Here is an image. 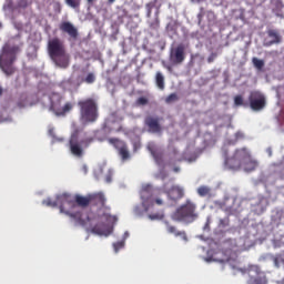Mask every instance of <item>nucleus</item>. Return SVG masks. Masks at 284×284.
Masks as SVG:
<instances>
[{
  "label": "nucleus",
  "instance_id": "nucleus-4",
  "mask_svg": "<svg viewBox=\"0 0 284 284\" xmlns=\"http://www.w3.org/2000/svg\"><path fill=\"white\" fill-rule=\"evenodd\" d=\"M48 53L54 64L60 69H68V67H70V55L65 50V44H63L60 38H52V40H49Z\"/></svg>",
  "mask_w": 284,
  "mask_h": 284
},
{
  "label": "nucleus",
  "instance_id": "nucleus-20",
  "mask_svg": "<svg viewBox=\"0 0 284 284\" xmlns=\"http://www.w3.org/2000/svg\"><path fill=\"white\" fill-rule=\"evenodd\" d=\"M155 82H156V87L161 91H164V89H165V78H164L163 73H161V71L156 72Z\"/></svg>",
  "mask_w": 284,
  "mask_h": 284
},
{
  "label": "nucleus",
  "instance_id": "nucleus-7",
  "mask_svg": "<svg viewBox=\"0 0 284 284\" xmlns=\"http://www.w3.org/2000/svg\"><path fill=\"white\" fill-rule=\"evenodd\" d=\"M80 120L85 123L97 122L99 120V104L94 98L79 100Z\"/></svg>",
  "mask_w": 284,
  "mask_h": 284
},
{
  "label": "nucleus",
  "instance_id": "nucleus-13",
  "mask_svg": "<svg viewBox=\"0 0 284 284\" xmlns=\"http://www.w3.org/2000/svg\"><path fill=\"white\" fill-rule=\"evenodd\" d=\"M60 31L67 33L72 40H78L79 38V29L72 22H61Z\"/></svg>",
  "mask_w": 284,
  "mask_h": 284
},
{
  "label": "nucleus",
  "instance_id": "nucleus-26",
  "mask_svg": "<svg viewBox=\"0 0 284 284\" xmlns=\"http://www.w3.org/2000/svg\"><path fill=\"white\" fill-rule=\"evenodd\" d=\"M28 104V95H21L20 100H18L17 102V106H19V109H23L24 106H27Z\"/></svg>",
  "mask_w": 284,
  "mask_h": 284
},
{
  "label": "nucleus",
  "instance_id": "nucleus-41",
  "mask_svg": "<svg viewBox=\"0 0 284 284\" xmlns=\"http://www.w3.org/2000/svg\"><path fill=\"white\" fill-rule=\"evenodd\" d=\"M168 71H172V67L168 65L166 67Z\"/></svg>",
  "mask_w": 284,
  "mask_h": 284
},
{
  "label": "nucleus",
  "instance_id": "nucleus-37",
  "mask_svg": "<svg viewBox=\"0 0 284 284\" xmlns=\"http://www.w3.org/2000/svg\"><path fill=\"white\" fill-rule=\"evenodd\" d=\"M89 4H92L93 2H97V0H88Z\"/></svg>",
  "mask_w": 284,
  "mask_h": 284
},
{
  "label": "nucleus",
  "instance_id": "nucleus-17",
  "mask_svg": "<svg viewBox=\"0 0 284 284\" xmlns=\"http://www.w3.org/2000/svg\"><path fill=\"white\" fill-rule=\"evenodd\" d=\"M165 226L169 233H173L175 236L180 235L183 240H187L186 231H178L176 226L171 224L168 220L165 221Z\"/></svg>",
  "mask_w": 284,
  "mask_h": 284
},
{
  "label": "nucleus",
  "instance_id": "nucleus-28",
  "mask_svg": "<svg viewBox=\"0 0 284 284\" xmlns=\"http://www.w3.org/2000/svg\"><path fill=\"white\" fill-rule=\"evenodd\" d=\"M97 80V75L94 73H88L87 77L84 78V82L87 84H93Z\"/></svg>",
  "mask_w": 284,
  "mask_h": 284
},
{
  "label": "nucleus",
  "instance_id": "nucleus-16",
  "mask_svg": "<svg viewBox=\"0 0 284 284\" xmlns=\"http://www.w3.org/2000/svg\"><path fill=\"white\" fill-rule=\"evenodd\" d=\"M267 36L268 38H272V40L265 43L266 47H272L273 44H280L282 42V36L274 29H270V31H267Z\"/></svg>",
  "mask_w": 284,
  "mask_h": 284
},
{
  "label": "nucleus",
  "instance_id": "nucleus-35",
  "mask_svg": "<svg viewBox=\"0 0 284 284\" xmlns=\"http://www.w3.org/2000/svg\"><path fill=\"white\" fill-rule=\"evenodd\" d=\"M217 55H219V53H211V54L209 55V58H207V62H209V63L214 62V61L216 60Z\"/></svg>",
  "mask_w": 284,
  "mask_h": 284
},
{
  "label": "nucleus",
  "instance_id": "nucleus-32",
  "mask_svg": "<svg viewBox=\"0 0 284 284\" xmlns=\"http://www.w3.org/2000/svg\"><path fill=\"white\" fill-rule=\"evenodd\" d=\"M125 242L124 240L118 241L113 243L114 251L118 252L120 248H123Z\"/></svg>",
  "mask_w": 284,
  "mask_h": 284
},
{
  "label": "nucleus",
  "instance_id": "nucleus-29",
  "mask_svg": "<svg viewBox=\"0 0 284 284\" xmlns=\"http://www.w3.org/2000/svg\"><path fill=\"white\" fill-rule=\"evenodd\" d=\"M178 100H179L178 93H170V95H168V98L165 99V102L168 104H171L172 102H176Z\"/></svg>",
  "mask_w": 284,
  "mask_h": 284
},
{
  "label": "nucleus",
  "instance_id": "nucleus-36",
  "mask_svg": "<svg viewBox=\"0 0 284 284\" xmlns=\"http://www.w3.org/2000/svg\"><path fill=\"white\" fill-rule=\"evenodd\" d=\"M48 132H49L50 135H54V129L53 128L49 129Z\"/></svg>",
  "mask_w": 284,
  "mask_h": 284
},
{
  "label": "nucleus",
  "instance_id": "nucleus-46",
  "mask_svg": "<svg viewBox=\"0 0 284 284\" xmlns=\"http://www.w3.org/2000/svg\"><path fill=\"white\" fill-rule=\"evenodd\" d=\"M205 226H210V224L206 223Z\"/></svg>",
  "mask_w": 284,
  "mask_h": 284
},
{
  "label": "nucleus",
  "instance_id": "nucleus-47",
  "mask_svg": "<svg viewBox=\"0 0 284 284\" xmlns=\"http://www.w3.org/2000/svg\"><path fill=\"white\" fill-rule=\"evenodd\" d=\"M195 0H191V2H194Z\"/></svg>",
  "mask_w": 284,
  "mask_h": 284
},
{
  "label": "nucleus",
  "instance_id": "nucleus-14",
  "mask_svg": "<svg viewBox=\"0 0 284 284\" xmlns=\"http://www.w3.org/2000/svg\"><path fill=\"white\" fill-rule=\"evenodd\" d=\"M145 124L152 131V133H160L161 131V124L159 122L158 118H153L152 115H149L145 118Z\"/></svg>",
  "mask_w": 284,
  "mask_h": 284
},
{
  "label": "nucleus",
  "instance_id": "nucleus-21",
  "mask_svg": "<svg viewBox=\"0 0 284 284\" xmlns=\"http://www.w3.org/2000/svg\"><path fill=\"white\" fill-rule=\"evenodd\" d=\"M119 155H121L122 160H129L131 158L128 144L123 143L119 148Z\"/></svg>",
  "mask_w": 284,
  "mask_h": 284
},
{
  "label": "nucleus",
  "instance_id": "nucleus-45",
  "mask_svg": "<svg viewBox=\"0 0 284 284\" xmlns=\"http://www.w3.org/2000/svg\"><path fill=\"white\" fill-rule=\"evenodd\" d=\"M159 12H160V11H159V9H158V11H156V16H159Z\"/></svg>",
  "mask_w": 284,
  "mask_h": 284
},
{
  "label": "nucleus",
  "instance_id": "nucleus-33",
  "mask_svg": "<svg viewBox=\"0 0 284 284\" xmlns=\"http://www.w3.org/2000/svg\"><path fill=\"white\" fill-rule=\"evenodd\" d=\"M149 217L151 220H162L164 217V213H150Z\"/></svg>",
  "mask_w": 284,
  "mask_h": 284
},
{
  "label": "nucleus",
  "instance_id": "nucleus-15",
  "mask_svg": "<svg viewBox=\"0 0 284 284\" xmlns=\"http://www.w3.org/2000/svg\"><path fill=\"white\" fill-rule=\"evenodd\" d=\"M106 197L102 192L90 193V204H95L99 206H105Z\"/></svg>",
  "mask_w": 284,
  "mask_h": 284
},
{
  "label": "nucleus",
  "instance_id": "nucleus-43",
  "mask_svg": "<svg viewBox=\"0 0 284 284\" xmlns=\"http://www.w3.org/2000/svg\"><path fill=\"white\" fill-rule=\"evenodd\" d=\"M173 170H174L175 172L180 171L179 166H175Z\"/></svg>",
  "mask_w": 284,
  "mask_h": 284
},
{
  "label": "nucleus",
  "instance_id": "nucleus-6",
  "mask_svg": "<svg viewBox=\"0 0 284 284\" xmlns=\"http://www.w3.org/2000/svg\"><path fill=\"white\" fill-rule=\"evenodd\" d=\"M79 135L80 130L74 129L70 135L69 150L71 151L72 155H75L77 158H83L84 149H88V146L94 142L95 138L94 135H88V133H84V136L80 140Z\"/></svg>",
  "mask_w": 284,
  "mask_h": 284
},
{
  "label": "nucleus",
  "instance_id": "nucleus-39",
  "mask_svg": "<svg viewBox=\"0 0 284 284\" xmlns=\"http://www.w3.org/2000/svg\"><path fill=\"white\" fill-rule=\"evenodd\" d=\"M3 95V89L0 87V97Z\"/></svg>",
  "mask_w": 284,
  "mask_h": 284
},
{
  "label": "nucleus",
  "instance_id": "nucleus-34",
  "mask_svg": "<svg viewBox=\"0 0 284 284\" xmlns=\"http://www.w3.org/2000/svg\"><path fill=\"white\" fill-rule=\"evenodd\" d=\"M148 102H149L148 98H144V97L138 98L136 100V104L144 105V104H148Z\"/></svg>",
  "mask_w": 284,
  "mask_h": 284
},
{
  "label": "nucleus",
  "instance_id": "nucleus-18",
  "mask_svg": "<svg viewBox=\"0 0 284 284\" xmlns=\"http://www.w3.org/2000/svg\"><path fill=\"white\" fill-rule=\"evenodd\" d=\"M61 195H63V193H60L59 195H57L55 200H52L51 197H47V200H43V204H45L47 206H58L60 209V213H62V204L63 202H61L60 197Z\"/></svg>",
  "mask_w": 284,
  "mask_h": 284
},
{
  "label": "nucleus",
  "instance_id": "nucleus-44",
  "mask_svg": "<svg viewBox=\"0 0 284 284\" xmlns=\"http://www.w3.org/2000/svg\"><path fill=\"white\" fill-rule=\"evenodd\" d=\"M156 26H159V18H156Z\"/></svg>",
  "mask_w": 284,
  "mask_h": 284
},
{
  "label": "nucleus",
  "instance_id": "nucleus-12",
  "mask_svg": "<svg viewBox=\"0 0 284 284\" xmlns=\"http://www.w3.org/2000/svg\"><path fill=\"white\" fill-rule=\"evenodd\" d=\"M170 60L173 64H182L185 60V47L184 44H178L175 49L171 50Z\"/></svg>",
  "mask_w": 284,
  "mask_h": 284
},
{
  "label": "nucleus",
  "instance_id": "nucleus-31",
  "mask_svg": "<svg viewBox=\"0 0 284 284\" xmlns=\"http://www.w3.org/2000/svg\"><path fill=\"white\" fill-rule=\"evenodd\" d=\"M153 202H155V204L162 205L164 204L165 200L162 196L161 191L159 192V194L154 197Z\"/></svg>",
  "mask_w": 284,
  "mask_h": 284
},
{
  "label": "nucleus",
  "instance_id": "nucleus-1",
  "mask_svg": "<svg viewBox=\"0 0 284 284\" xmlns=\"http://www.w3.org/2000/svg\"><path fill=\"white\" fill-rule=\"evenodd\" d=\"M59 200L62 202L61 212L65 215H69L74 220L75 224H80L81 226H91L92 233H97L98 235H109L110 231H108L105 224H95L92 226V217L87 215L83 217L82 211H73V209L78 206H89L91 204V193L89 195H79L73 196L71 193H63Z\"/></svg>",
  "mask_w": 284,
  "mask_h": 284
},
{
  "label": "nucleus",
  "instance_id": "nucleus-27",
  "mask_svg": "<svg viewBox=\"0 0 284 284\" xmlns=\"http://www.w3.org/2000/svg\"><path fill=\"white\" fill-rule=\"evenodd\" d=\"M156 7V2H149L145 8H146V17L151 18L153 9Z\"/></svg>",
  "mask_w": 284,
  "mask_h": 284
},
{
  "label": "nucleus",
  "instance_id": "nucleus-2",
  "mask_svg": "<svg viewBox=\"0 0 284 284\" xmlns=\"http://www.w3.org/2000/svg\"><path fill=\"white\" fill-rule=\"evenodd\" d=\"M224 166L239 171L243 166L244 171H255L258 166L257 160H254L246 146L229 151L223 149Z\"/></svg>",
  "mask_w": 284,
  "mask_h": 284
},
{
  "label": "nucleus",
  "instance_id": "nucleus-40",
  "mask_svg": "<svg viewBox=\"0 0 284 284\" xmlns=\"http://www.w3.org/2000/svg\"><path fill=\"white\" fill-rule=\"evenodd\" d=\"M197 18L201 20L203 18L202 13H199Z\"/></svg>",
  "mask_w": 284,
  "mask_h": 284
},
{
  "label": "nucleus",
  "instance_id": "nucleus-48",
  "mask_svg": "<svg viewBox=\"0 0 284 284\" xmlns=\"http://www.w3.org/2000/svg\"><path fill=\"white\" fill-rule=\"evenodd\" d=\"M0 27H2L1 22H0Z\"/></svg>",
  "mask_w": 284,
  "mask_h": 284
},
{
  "label": "nucleus",
  "instance_id": "nucleus-19",
  "mask_svg": "<svg viewBox=\"0 0 284 284\" xmlns=\"http://www.w3.org/2000/svg\"><path fill=\"white\" fill-rule=\"evenodd\" d=\"M151 193H152V186L150 184H148L146 186H143L141 191V197H142L143 204H146L149 200L152 197Z\"/></svg>",
  "mask_w": 284,
  "mask_h": 284
},
{
  "label": "nucleus",
  "instance_id": "nucleus-3",
  "mask_svg": "<svg viewBox=\"0 0 284 284\" xmlns=\"http://www.w3.org/2000/svg\"><path fill=\"white\" fill-rule=\"evenodd\" d=\"M20 51L21 47L19 44H13L12 42H6V44H3L0 51V68L6 75H13V73H16L13 63Z\"/></svg>",
  "mask_w": 284,
  "mask_h": 284
},
{
  "label": "nucleus",
  "instance_id": "nucleus-5",
  "mask_svg": "<svg viewBox=\"0 0 284 284\" xmlns=\"http://www.w3.org/2000/svg\"><path fill=\"white\" fill-rule=\"evenodd\" d=\"M197 206L192 200H186L183 204H180L172 213V220L175 222H185L191 224L197 220Z\"/></svg>",
  "mask_w": 284,
  "mask_h": 284
},
{
  "label": "nucleus",
  "instance_id": "nucleus-42",
  "mask_svg": "<svg viewBox=\"0 0 284 284\" xmlns=\"http://www.w3.org/2000/svg\"><path fill=\"white\" fill-rule=\"evenodd\" d=\"M173 153L176 155L179 151H176V149H173Z\"/></svg>",
  "mask_w": 284,
  "mask_h": 284
},
{
  "label": "nucleus",
  "instance_id": "nucleus-22",
  "mask_svg": "<svg viewBox=\"0 0 284 284\" xmlns=\"http://www.w3.org/2000/svg\"><path fill=\"white\" fill-rule=\"evenodd\" d=\"M149 149H150V151H151L155 162L158 164H162V162H163V153H160L159 151H155L154 149H151V146H149Z\"/></svg>",
  "mask_w": 284,
  "mask_h": 284
},
{
  "label": "nucleus",
  "instance_id": "nucleus-10",
  "mask_svg": "<svg viewBox=\"0 0 284 284\" xmlns=\"http://www.w3.org/2000/svg\"><path fill=\"white\" fill-rule=\"evenodd\" d=\"M248 103L253 111H262L266 106V98L261 91H251Z\"/></svg>",
  "mask_w": 284,
  "mask_h": 284
},
{
  "label": "nucleus",
  "instance_id": "nucleus-25",
  "mask_svg": "<svg viewBox=\"0 0 284 284\" xmlns=\"http://www.w3.org/2000/svg\"><path fill=\"white\" fill-rule=\"evenodd\" d=\"M65 4H68V7H71L72 9H78L79 7H81V0H65Z\"/></svg>",
  "mask_w": 284,
  "mask_h": 284
},
{
  "label": "nucleus",
  "instance_id": "nucleus-38",
  "mask_svg": "<svg viewBox=\"0 0 284 284\" xmlns=\"http://www.w3.org/2000/svg\"><path fill=\"white\" fill-rule=\"evenodd\" d=\"M116 0H108L109 4H113Z\"/></svg>",
  "mask_w": 284,
  "mask_h": 284
},
{
  "label": "nucleus",
  "instance_id": "nucleus-23",
  "mask_svg": "<svg viewBox=\"0 0 284 284\" xmlns=\"http://www.w3.org/2000/svg\"><path fill=\"white\" fill-rule=\"evenodd\" d=\"M252 62L255 69H258V71H262V69L265 67L264 60H260L258 58H252Z\"/></svg>",
  "mask_w": 284,
  "mask_h": 284
},
{
  "label": "nucleus",
  "instance_id": "nucleus-9",
  "mask_svg": "<svg viewBox=\"0 0 284 284\" xmlns=\"http://www.w3.org/2000/svg\"><path fill=\"white\" fill-rule=\"evenodd\" d=\"M62 95L60 93H52L50 97V109L55 113V115H65L73 109L72 102H67L62 106Z\"/></svg>",
  "mask_w": 284,
  "mask_h": 284
},
{
  "label": "nucleus",
  "instance_id": "nucleus-24",
  "mask_svg": "<svg viewBox=\"0 0 284 284\" xmlns=\"http://www.w3.org/2000/svg\"><path fill=\"white\" fill-rule=\"evenodd\" d=\"M197 193H199V195L204 197L205 195H210L211 189H210V186L202 185V186L197 187Z\"/></svg>",
  "mask_w": 284,
  "mask_h": 284
},
{
  "label": "nucleus",
  "instance_id": "nucleus-8",
  "mask_svg": "<svg viewBox=\"0 0 284 284\" xmlns=\"http://www.w3.org/2000/svg\"><path fill=\"white\" fill-rule=\"evenodd\" d=\"M240 271L242 273H247V284H268L266 274L263 273L258 264H248L247 266H243V268H240Z\"/></svg>",
  "mask_w": 284,
  "mask_h": 284
},
{
  "label": "nucleus",
  "instance_id": "nucleus-11",
  "mask_svg": "<svg viewBox=\"0 0 284 284\" xmlns=\"http://www.w3.org/2000/svg\"><path fill=\"white\" fill-rule=\"evenodd\" d=\"M163 193H166L169 200L172 202H179L185 195V191L183 186L179 184H173L170 189H168V184H163L162 186Z\"/></svg>",
  "mask_w": 284,
  "mask_h": 284
},
{
  "label": "nucleus",
  "instance_id": "nucleus-30",
  "mask_svg": "<svg viewBox=\"0 0 284 284\" xmlns=\"http://www.w3.org/2000/svg\"><path fill=\"white\" fill-rule=\"evenodd\" d=\"M234 104L235 106H243L245 104L243 95H235Z\"/></svg>",
  "mask_w": 284,
  "mask_h": 284
}]
</instances>
